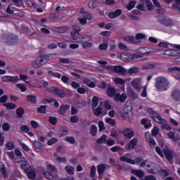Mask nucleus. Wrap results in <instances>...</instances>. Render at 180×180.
Listing matches in <instances>:
<instances>
[{"mask_svg":"<svg viewBox=\"0 0 180 180\" xmlns=\"http://www.w3.org/2000/svg\"><path fill=\"white\" fill-rule=\"evenodd\" d=\"M169 80L165 76H159L155 79V86L159 92H164L169 89Z\"/></svg>","mask_w":180,"mask_h":180,"instance_id":"obj_1","label":"nucleus"},{"mask_svg":"<svg viewBox=\"0 0 180 180\" xmlns=\"http://www.w3.org/2000/svg\"><path fill=\"white\" fill-rule=\"evenodd\" d=\"M46 168L49 172H42L43 175L49 180L58 179V175H57V167L51 164H47Z\"/></svg>","mask_w":180,"mask_h":180,"instance_id":"obj_2","label":"nucleus"},{"mask_svg":"<svg viewBox=\"0 0 180 180\" xmlns=\"http://www.w3.org/2000/svg\"><path fill=\"white\" fill-rule=\"evenodd\" d=\"M18 37L11 33L4 34L1 37V42L6 44H15V43H18Z\"/></svg>","mask_w":180,"mask_h":180,"instance_id":"obj_3","label":"nucleus"},{"mask_svg":"<svg viewBox=\"0 0 180 180\" xmlns=\"http://www.w3.org/2000/svg\"><path fill=\"white\" fill-rule=\"evenodd\" d=\"M79 32H81V27H79V26L74 25L72 27V30L70 32L71 41H75V43H81V38L79 37L81 36V34H79Z\"/></svg>","mask_w":180,"mask_h":180,"instance_id":"obj_4","label":"nucleus"},{"mask_svg":"<svg viewBox=\"0 0 180 180\" xmlns=\"http://www.w3.org/2000/svg\"><path fill=\"white\" fill-rule=\"evenodd\" d=\"M120 161L123 162H127V164H131V165H139L140 162L143 160L141 157H138L134 160L127 158V154L126 155L122 156L120 158Z\"/></svg>","mask_w":180,"mask_h":180,"instance_id":"obj_5","label":"nucleus"},{"mask_svg":"<svg viewBox=\"0 0 180 180\" xmlns=\"http://www.w3.org/2000/svg\"><path fill=\"white\" fill-rule=\"evenodd\" d=\"M106 70L108 71H112V72H117V74H121V75H126L127 74V70L122 66H106Z\"/></svg>","mask_w":180,"mask_h":180,"instance_id":"obj_6","label":"nucleus"},{"mask_svg":"<svg viewBox=\"0 0 180 180\" xmlns=\"http://www.w3.org/2000/svg\"><path fill=\"white\" fill-rule=\"evenodd\" d=\"M18 159H15V162H22L21 164V168L24 171V172L27 173L29 172L33 167L30 165V163L26 160V158H21L20 160H16Z\"/></svg>","mask_w":180,"mask_h":180,"instance_id":"obj_7","label":"nucleus"},{"mask_svg":"<svg viewBox=\"0 0 180 180\" xmlns=\"http://www.w3.org/2000/svg\"><path fill=\"white\" fill-rule=\"evenodd\" d=\"M46 64V61L44 60V58L43 56H40L36 58L35 60H34L31 65L33 67V68H41Z\"/></svg>","mask_w":180,"mask_h":180,"instance_id":"obj_8","label":"nucleus"},{"mask_svg":"<svg viewBox=\"0 0 180 180\" xmlns=\"http://www.w3.org/2000/svg\"><path fill=\"white\" fill-rule=\"evenodd\" d=\"M140 57H141V56L130 53L121 54V60H122V61H131L133 58H140Z\"/></svg>","mask_w":180,"mask_h":180,"instance_id":"obj_9","label":"nucleus"},{"mask_svg":"<svg viewBox=\"0 0 180 180\" xmlns=\"http://www.w3.org/2000/svg\"><path fill=\"white\" fill-rule=\"evenodd\" d=\"M51 92H53L54 95H56V96H59V98H65V96H67V94H65L63 90L56 86L51 88Z\"/></svg>","mask_w":180,"mask_h":180,"instance_id":"obj_10","label":"nucleus"},{"mask_svg":"<svg viewBox=\"0 0 180 180\" xmlns=\"http://www.w3.org/2000/svg\"><path fill=\"white\" fill-rule=\"evenodd\" d=\"M146 167L147 168H150L148 170L150 174H155V171H157V168H158V165L150 160H147Z\"/></svg>","mask_w":180,"mask_h":180,"instance_id":"obj_11","label":"nucleus"},{"mask_svg":"<svg viewBox=\"0 0 180 180\" xmlns=\"http://www.w3.org/2000/svg\"><path fill=\"white\" fill-rule=\"evenodd\" d=\"M167 136L175 143H178L180 141V129H178V133L176 134L172 131L169 132Z\"/></svg>","mask_w":180,"mask_h":180,"instance_id":"obj_12","label":"nucleus"},{"mask_svg":"<svg viewBox=\"0 0 180 180\" xmlns=\"http://www.w3.org/2000/svg\"><path fill=\"white\" fill-rule=\"evenodd\" d=\"M133 117V112H131V108L127 109V107H124V113L122 114V119H129L130 120Z\"/></svg>","mask_w":180,"mask_h":180,"instance_id":"obj_13","label":"nucleus"},{"mask_svg":"<svg viewBox=\"0 0 180 180\" xmlns=\"http://www.w3.org/2000/svg\"><path fill=\"white\" fill-rule=\"evenodd\" d=\"M103 105H100L98 108L94 110V114L95 116L98 117L100 116V115H102L103 116H106L108 115V111L103 110Z\"/></svg>","mask_w":180,"mask_h":180,"instance_id":"obj_14","label":"nucleus"},{"mask_svg":"<svg viewBox=\"0 0 180 180\" xmlns=\"http://www.w3.org/2000/svg\"><path fill=\"white\" fill-rule=\"evenodd\" d=\"M106 169V165L105 164H100L97 166V172L98 174V178L102 179Z\"/></svg>","mask_w":180,"mask_h":180,"instance_id":"obj_15","label":"nucleus"},{"mask_svg":"<svg viewBox=\"0 0 180 180\" xmlns=\"http://www.w3.org/2000/svg\"><path fill=\"white\" fill-rule=\"evenodd\" d=\"M127 98V95L124 93L120 94V93H117L115 95V101L117 102H124Z\"/></svg>","mask_w":180,"mask_h":180,"instance_id":"obj_16","label":"nucleus"},{"mask_svg":"<svg viewBox=\"0 0 180 180\" xmlns=\"http://www.w3.org/2000/svg\"><path fill=\"white\" fill-rule=\"evenodd\" d=\"M131 84L135 89H141V80L139 78L134 79Z\"/></svg>","mask_w":180,"mask_h":180,"instance_id":"obj_17","label":"nucleus"},{"mask_svg":"<svg viewBox=\"0 0 180 180\" xmlns=\"http://www.w3.org/2000/svg\"><path fill=\"white\" fill-rule=\"evenodd\" d=\"M122 13V10L117 9L115 11L110 12L108 13V18H110V19H116V18H119Z\"/></svg>","mask_w":180,"mask_h":180,"instance_id":"obj_18","label":"nucleus"},{"mask_svg":"<svg viewBox=\"0 0 180 180\" xmlns=\"http://www.w3.org/2000/svg\"><path fill=\"white\" fill-rule=\"evenodd\" d=\"M163 151L167 160H168V161H172L174 157L172 155V152L169 150V148H168L167 146H165V148H163Z\"/></svg>","mask_w":180,"mask_h":180,"instance_id":"obj_19","label":"nucleus"},{"mask_svg":"<svg viewBox=\"0 0 180 180\" xmlns=\"http://www.w3.org/2000/svg\"><path fill=\"white\" fill-rule=\"evenodd\" d=\"M68 134V127H62L58 131V137H64Z\"/></svg>","mask_w":180,"mask_h":180,"instance_id":"obj_20","label":"nucleus"},{"mask_svg":"<svg viewBox=\"0 0 180 180\" xmlns=\"http://www.w3.org/2000/svg\"><path fill=\"white\" fill-rule=\"evenodd\" d=\"M124 40L127 41V43H131V44H137L139 43L136 37L133 36H127L124 38Z\"/></svg>","mask_w":180,"mask_h":180,"instance_id":"obj_21","label":"nucleus"},{"mask_svg":"<svg viewBox=\"0 0 180 180\" xmlns=\"http://www.w3.org/2000/svg\"><path fill=\"white\" fill-rule=\"evenodd\" d=\"M123 134L127 139H131L134 136L133 131L129 128L124 130Z\"/></svg>","mask_w":180,"mask_h":180,"instance_id":"obj_22","label":"nucleus"},{"mask_svg":"<svg viewBox=\"0 0 180 180\" xmlns=\"http://www.w3.org/2000/svg\"><path fill=\"white\" fill-rule=\"evenodd\" d=\"M44 60H45V63H47V61H50V60H54L57 57V53H50L48 55H43Z\"/></svg>","mask_w":180,"mask_h":180,"instance_id":"obj_23","label":"nucleus"},{"mask_svg":"<svg viewBox=\"0 0 180 180\" xmlns=\"http://www.w3.org/2000/svg\"><path fill=\"white\" fill-rule=\"evenodd\" d=\"M139 141V139L136 138H134L132 140H131L128 144V148L129 150H133L136 146H137V143Z\"/></svg>","mask_w":180,"mask_h":180,"instance_id":"obj_24","label":"nucleus"},{"mask_svg":"<svg viewBox=\"0 0 180 180\" xmlns=\"http://www.w3.org/2000/svg\"><path fill=\"white\" fill-rule=\"evenodd\" d=\"M70 109V105H61L59 108L60 115H65V112Z\"/></svg>","mask_w":180,"mask_h":180,"instance_id":"obj_25","label":"nucleus"},{"mask_svg":"<svg viewBox=\"0 0 180 180\" xmlns=\"http://www.w3.org/2000/svg\"><path fill=\"white\" fill-rule=\"evenodd\" d=\"M25 174H27V176L29 179H35L36 178V172L34 171V168H32L29 172H27Z\"/></svg>","mask_w":180,"mask_h":180,"instance_id":"obj_26","label":"nucleus"},{"mask_svg":"<svg viewBox=\"0 0 180 180\" xmlns=\"http://www.w3.org/2000/svg\"><path fill=\"white\" fill-rule=\"evenodd\" d=\"M128 95L132 99H137L139 98V95L133 91V89L129 88L127 89Z\"/></svg>","mask_w":180,"mask_h":180,"instance_id":"obj_27","label":"nucleus"},{"mask_svg":"<svg viewBox=\"0 0 180 180\" xmlns=\"http://www.w3.org/2000/svg\"><path fill=\"white\" fill-rule=\"evenodd\" d=\"M172 97L175 101H180V91L175 89L172 94Z\"/></svg>","mask_w":180,"mask_h":180,"instance_id":"obj_28","label":"nucleus"},{"mask_svg":"<svg viewBox=\"0 0 180 180\" xmlns=\"http://www.w3.org/2000/svg\"><path fill=\"white\" fill-rule=\"evenodd\" d=\"M53 157H55L56 161L57 162H65L67 159L64 157L59 156L58 153H54Z\"/></svg>","mask_w":180,"mask_h":180,"instance_id":"obj_29","label":"nucleus"},{"mask_svg":"<svg viewBox=\"0 0 180 180\" xmlns=\"http://www.w3.org/2000/svg\"><path fill=\"white\" fill-rule=\"evenodd\" d=\"M48 75L51 78L54 77L55 78H61V74L56 72L53 70H48Z\"/></svg>","mask_w":180,"mask_h":180,"instance_id":"obj_30","label":"nucleus"},{"mask_svg":"<svg viewBox=\"0 0 180 180\" xmlns=\"http://www.w3.org/2000/svg\"><path fill=\"white\" fill-rule=\"evenodd\" d=\"M27 101L31 103H36L37 102V98L34 95L30 94L27 96Z\"/></svg>","mask_w":180,"mask_h":180,"instance_id":"obj_31","label":"nucleus"},{"mask_svg":"<svg viewBox=\"0 0 180 180\" xmlns=\"http://www.w3.org/2000/svg\"><path fill=\"white\" fill-rule=\"evenodd\" d=\"M135 39H136V41L138 42L137 44H140V43H141V40L146 39V35L142 33H138L136 34Z\"/></svg>","mask_w":180,"mask_h":180,"instance_id":"obj_32","label":"nucleus"},{"mask_svg":"<svg viewBox=\"0 0 180 180\" xmlns=\"http://www.w3.org/2000/svg\"><path fill=\"white\" fill-rule=\"evenodd\" d=\"M83 82L90 88H95V82L91 81L89 79H84Z\"/></svg>","mask_w":180,"mask_h":180,"instance_id":"obj_33","label":"nucleus"},{"mask_svg":"<svg viewBox=\"0 0 180 180\" xmlns=\"http://www.w3.org/2000/svg\"><path fill=\"white\" fill-rule=\"evenodd\" d=\"M160 53V49L155 48H146V54H154Z\"/></svg>","mask_w":180,"mask_h":180,"instance_id":"obj_34","label":"nucleus"},{"mask_svg":"<svg viewBox=\"0 0 180 180\" xmlns=\"http://www.w3.org/2000/svg\"><path fill=\"white\" fill-rule=\"evenodd\" d=\"M108 136L105 134L102 135L99 139H97L96 143L97 144H102L103 143H106V140Z\"/></svg>","mask_w":180,"mask_h":180,"instance_id":"obj_35","label":"nucleus"},{"mask_svg":"<svg viewBox=\"0 0 180 180\" xmlns=\"http://www.w3.org/2000/svg\"><path fill=\"white\" fill-rule=\"evenodd\" d=\"M16 115H17V117H22L23 115H25V110L23 109V108H18L16 110Z\"/></svg>","mask_w":180,"mask_h":180,"instance_id":"obj_36","label":"nucleus"},{"mask_svg":"<svg viewBox=\"0 0 180 180\" xmlns=\"http://www.w3.org/2000/svg\"><path fill=\"white\" fill-rule=\"evenodd\" d=\"M96 133H98V127L96 125H91L90 129V134L95 137V136H96Z\"/></svg>","mask_w":180,"mask_h":180,"instance_id":"obj_37","label":"nucleus"},{"mask_svg":"<svg viewBox=\"0 0 180 180\" xmlns=\"http://www.w3.org/2000/svg\"><path fill=\"white\" fill-rule=\"evenodd\" d=\"M150 117H152V119H153V120H155V122H158V120H160V119H161V115L160 114H158V112H154L151 115Z\"/></svg>","mask_w":180,"mask_h":180,"instance_id":"obj_38","label":"nucleus"},{"mask_svg":"<svg viewBox=\"0 0 180 180\" xmlns=\"http://www.w3.org/2000/svg\"><path fill=\"white\" fill-rule=\"evenodd\" d=\"M82 46L84 50H88V49H91L92 47L93 44L91 42H86V41H84Z\"/></svg>","mask_w":180,"mask_h":180,"instance_id":"obj_39","label":"nucleus"},{"mask_svg":"<svg viewBox=\"0 0 180 180\" xmlns=\"http://www.w3.org/2000/svg\"><path fill=\"white\" fill-rule=\"evenodd\" d=\"M168 71L169 72H174V74H179L180 73V67H173V68H169Z\"/></svg>","mask_w":180,"mask_h":180,"instance_id":"obj_40","label":"nucleus"},{"mask_svg":"<svg viewBox=\"0 0 180 180\" xmlns=\"http://www.w3.org/2000/svg\"><path fill=\"white\" fill-rule=\"evenodd\" d=\"M65 169L70 175L74 174V167L67 165L65 166Z\"/></svg>","mask_w":180,"mask_h":180,"instance_id":"obj_41","label":"nucleus"},{"mask_svg":"<svg viewBox=\"0 0 180 180\" xmlns=\"http://www.w3.org/2000/svg\"><path fill=\"white\" fill-rule=\"evenodd\" d=\"M157 67L155 64L149 63L148 65H145L143 67V70H154Z\"/></svg>","mask_w":180,"mask_h":180,"instance_id":"obj_42","label":"nucleus"},{"mask_svg":"<svg viewBox=\"0 0 180 180\" xmlns=\"http://www.w3.org/2000/svg\"><path fill=\"white\" fill-rule=\"evenodd\" d=\"M165 56H176V50H166L164 52Z\"/></svg>","mask_w":180,"mask_h":180,"instance_id":"obj_43","label":"nucleus"},{"mask_svg":"<svg viewBox=\"0 0 180 180\" xmlns=\"http://www.w3.org/2000/svg\"><path fill=\"white\" fill-rule=\"evenodd\" d=\"M147 51V48H138L136 49V53H139V54H141L142 56H146Z\"/></svg>","mask_w":180,"mask_h":180,"instance_id":"obj_44","label":"nucleus"},{"mask_svg":"<svg viewBox=\"0 0 180 180\" xmlns=\"http://www.w3.org/2000/svg\"><path fill=\"white\" fill-rule=\"evenodd\" d=\"M107 94L108 96L112 97L113 95H115V94H116V90L114 88L110 87L107 90Z\"/></svg>","mask_w":180,"mask_h":180,"instance_id":"obj_45","label":"nucleus"},{"mask_svg":"<svg viewBox=\"0 0 180 180\" xmlns=\"http://www.w3.org/2000/svg\"><path fill=\"white\" fill-rule=\"evenodd\" d=\"M24 81L25 84H28V85H30V82H27L26 79H29V77L26 75H20V79L19 80Z\"/></svg>","mask_w":180,"mask_h":180,"instance_id":"obj_46","label":"nucleus"},{"mask_svg":"<svg viewBox=\"0 0 180 180\" xmlns=\"http://www.w3.org/2000/svg\"><path fill=\"white\" fill-rule=\"evenodd\" d=\"M79 39H81L80 43L81 41H91V37L88 35H85L84 37H82V35H79V37H78Z\"/></svg>","mask_w":180,"mask_h":180,"instance_id":"obj_47","label":"nucleus"},{"mask_svg":"<svg viewBox=\"0 0 180 180\" xmlns=\"http://www.w3.org/2000/svg\"><path fill=\"white\" fill-rule=\"evenodd\" d=\"M16 86L17 88H19V89H20L21 92H26V91H27V88L25 84H22L19 83L16 84Z\"/></svg>","mask_w":180,"mask_h":180,"instance_id":"obj_48","label":"nucleus"},{"mask_svg":"<svg viewBox=\"0 0 180 180\" xmlns=\"http://www.w3.org/2000/svg\"><path fill=\"white\" fill-rule=\"evenodd\" d=\"M6 150H13V148H15V144H13V143L8 141L6 144Z\"/></svg>","mask_w":180,"mask_h":180,"instance_id":"obj_49","label":"nucleus"},{"mask_svg":"<svg viewBox=\"0 0 180 180\" xmlns=\"http://www.w3.org/2000/svg\"><path fill=\"white\" fill-rule=\"evenodd\" d=\"M118 48L120 49V50H124V51H129V47L123 43H120L118 44Z\"/></svg>","mask_w":180,"mask_h":180,"instance_id":"obj_50","label":"nucleus"},{"mask_svg":"<svg viewBox=\"0 0 180 180\" xmlns=\"http://www.w3.org/2000/svg\"><path fill=\"white\" fill-rule=\"evenodd\" d=\"M4 106H5L7 109H15L16 108V105L12 103H4Z\"/></svg>","mask_w":180,"mask_h":180,"instance_id":"obj_51","label":"nucleus"},{"mask_svg":"<svg viewBox=\"0 0 180 180\" xmlns=\"http://www.w3.org/2000/svg\"><path fill=\"white\" fill-rule=\"evenodd\" d=\"M139 72V68L134 67L128 70V74H137Z\"/></svg>","mask_w":180,"mask_h":180,"instance_id":"obj_52","label":"nucleus"},{"mask_svg":"<svg viewBox=\"0 0 180 180\" xmlns=\"http://www.w3.org/2000/svg\"><path fill=\"white\" fill-rule=\"evenodd\" d=\"M15 154L16 155V157H19V161H20L22 160V158H25L23 157V154H22V152L19 150V149H15Z\"/></svg>","mask_w":180,"mask_h":180,"instance_id":"obj_53","label":"nucleus"},{"mask_svg":"<svg viewBox=\"0 0 180 180\" xmlns=\"http://www.w3.org/2000/svg\"><path fill=\"white\" fill-rule=\"evenodd\" d=\"M65 140L70 144H74L75 143V139L73 136H67Z\"/></svg>","mask_w":180,"mask_h":180,"instance_id":"obj_54","label":"nucleus"},{"mask_svg":"<svg viewBox=\"0 0 180 180\" xmlns=\"http://www.w3.org/2000/svg\"><path fill=\"white\" fill-rule=\"evenodd\" d=\"M46 109H47V106L46 105H41L39 108H37V112L39 113H46Z\"/></svg>","mask_w":180,"mask_h":180,"instance_id":"obj_55","label":"nucleus"},{"mask_svg":"<svg viewBox=\"0 0 180 180\" xmlns=\"http://www.w3.org/2000/svg\"><path fill=\"white\" fill-rule=\"evenodd\" d=\"M88 5L89 8H91V9H94V8H96L98 2L96 1H91L89 2Z\"/></svg>","mask_w":180,"mask_h":180,"instance_id":"obj_56","label":"nucleus"},{"mask_svg":"<svg viewBox=\"0 0 180 180\" xmlns=\"http://www.w3.org/2000/svg\"><path fill=\"white\" fill-rule=\"evenodd\" d=\"M58 141V139L57 138H51L49 139L47 142L48 146H53V144H56Z\"/></svg>","mask_w":180,"mask_h":180,"instance_id":"obj_57","label":"nucleus"},{"mask_svg":"<svg viewBox=\"0 0 180 180\" xmlns=\"http://www.w3.org/2000/svg\"><path fill=\"white\" fill-rule=\"evenodd\" d=\"M0 171L4 176V178H8V174L6 173V169H5V166H1L0 167Z\"/></svg>","mask_w":180,"mask_h":180,"instance_id":"obj_58","label":"nucleus"},{"mask_svg":"<svg viewBox=\"0 0 180 180\" xmlns=\"http://www.w3.org/2000/svg\"><path fill=\"white\" fill-rule=\"evenodd\" d=\"M20 130L23 133H29V131L30 129H29V127H27V125H22L20 127Z\"/></svg>","mask_w":180,"mask_h":180,"instance_id":"obj_59","label":"nucleus"},{"mask_svg":"<svg viewBox=\"0 0 180 180\" xmlns=\"http://www.w3.org/2000/svg\"><path fill=\"white\" fill-rule=\"evenodd\" d=\"M34 146L35 148H37L38 150H41V148L43 147V144H41V143H40L37 141H34Z\"/></svg>","mask_w":180,"mask_h":180,"instance_id":"obj_60","label":"nucleus"},{"mask_svg":"<svg viewBox=\"0 0 180 180\" xmlns=\"http://www.w3.org/2000/svg\"><path fill=\"white\" fill-rule=\"evenodd\" d=\"M98 97L94 96L92 98L93 108H96L98 106Z\"/></svg>","mask_w":180,"mask_h":180,"instance_id":"obj_61","label":"nucleus"},{"mask_svg":"<svg viewBox=\"0 0 180 180\" xmlns=\"http://www.w3.org/2000/svg\"><path fill=\"white\" fill-rule=\"evenodd\" d=\"M114 81L116 82V84H120V85L124 84V80L120 77L115 78Z\"/></svg>","mask_w":180,"mask_h":180,"instance_id":"obj_62","label":"nucleus"},{"mask_svg":"<svg viewBox=\"0 0 180 180\" xmlns=\"http://www.w3.org/2000/svg\"><path fill=\"white\" fill-rule=\"evenodd\" d=\"M164 25H165V26H172V20L169 18H166L164 20Z\"/></svg>","mask_w":180,"mask_h":180,"instance_id":"obj_63","label":"nucleus"},{"mask_svg":"<svg viewBox=\"0 0 180 180\" xmlns=\"http://www.w3.org/2000/svg\"><path fill=\"white\" fill-rule=\"evenodd\" d=\"M18 81H19V77L18 76H10V82L16 84Z\"/></svg>","mask_w":180,"mask_h":180,"instance_id":"obj_64","label":"nucleus"}]
</instances>
